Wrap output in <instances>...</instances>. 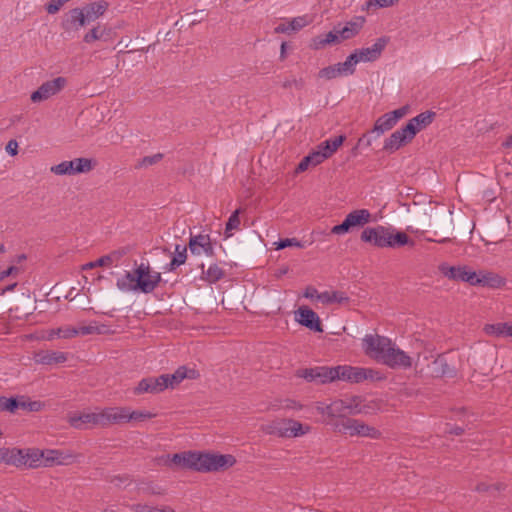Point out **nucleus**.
<instances>
[{
    "mask_svg": "<svg viewBox=\"0 0 512 512\" xmlns=\"http://www.w3.org/2000/svg\"><path fill=\"white\" fill-rule=\"evenodd\" d=\"M360 239L377 248L395 249L405 245L411 247L415 245L414 240L410 239L405 232L397 231L392 226L367 227L362 231Z\"/></svg>",
    "mask_w": 512,
    "mask_h": 512,
    "instance_id": "obj_1",
    "label": "nucleus"
},
{
    "mask_svg": "<svg viewBox=\"0 0 512 512\" xmlns=\"http://www.w3.org/2000/svg\"><path fill=\"white\" fill-rule=\"evenodd\" d=\"M192 469L201 473L223 471L232 467L236 459L230 454H216L193 451Z\"/></svg>",
    "mask_w": 512,
    "mask_h": 512,
    "instance_id": "obj_2",
    "label": "nucleus"
},
{
    "mask_svg": "<svg viewBox=\"0 0 512 512\" xmlns=\"http://www.w3.org/2000/svg\"><path fill=\"white\" fill-rule=\"evenodd\" d=\"M310 429L309 425H303L294 419H277L262 426V430L266 434L283 438L303 436L307 434Z\"/></svg>",
    "mask_w": 512,
    "mask_h": 512,
    "instance_id": "obj_3",
    "label": "nucleus"
},
{
    "mask_svg": "<svg viewBox=\"0 0 512 512\" xmlns=\"http://www.w3.org/2000/svg\"><path fill=\"white\" fill-rule=\"evenodd\" d=\"M394 346L395 344L392 343L391 339L385 336L369 334L363 338L365 353L382 364L386 362Z\"/></svg>",
    "mask_w": 512,
    "mask_h": 512,
    "instance_id": "obj_4",
    "label": "nucleus"
},
{
    "mask_svg": "<svg viewBox=\"0 0 512 512\" xmlns=\"http://www.w3.org/2000/svg\"><path fill=\"white\" fill-rule=\"evenodd\" d=\"M371 213L367 209H356L348 213L341 224L335 225L331 229L334 235H343L354 228L364 227L371 222Z\"/></svg>",
    "mask_w": 512,
    "mask_h": 512,
    "instance_id": "obj_5",
    "label": "nucleus"
},
{
    "mask_svg": "<svg viewBox=\"0 0 512 512\" xmlns=\"http://www.w3.org/2000/svg\"><path fill=\"white\" fill-rule=\"evenodd\" d=\"M95 165V160L81 157L54 165L50 168V171L55 175H75L88 173L94 169Z\"/></svg>",
    "mask_w": 512,
    "mask_h": 512,
    "instance_id": "obj_6",
    "label": "nucleus"
},
{
    "mask_svg": "<svg viewBox=\"0 0 512 512\" xmlns=\"http://www.w3.org/2000/svg\"><path fill=\"white\" fill-rule=\"evenodd\" d=\"M136 287L139 291L148 294L153 292L161 282V274L152 271L149 264L141 263L135 269Z\"/></svg>",
    "mask_w": 512,
    "mask_h": 512,
    "instance_id": "obj_7",
    "label": "nucleus"
},
{
    "mask_svg": "<svg viewBox=\"0 0 512 512\" xmlns=\"http://www.w3.org/2000/svg\"><path fill=\"white\" fill-rule=\"evenodd\" d=\"M389 42L386 36L380 37L371 47L355 49L350 57L356 61V65L360 62H374L378 60Z\"/></svg>",
    "mask_w": 512,
    "mask_h": 512,
    "instance_id": "obj_8",
    "label": "nucleus"
},
{
    "mask_svg": "<svg viewBox=\"0 0 512 512\" xmlns=\"http://www.w3.org/2000/svg\"><path fill=\"white\" fill-rule=\"evenodd\" d=\"M328 410L330 411L328 421H334L361 412V408L358 403H355V399H336L330 403ZM326 421L324 420L325 423Z\"/></svg>",
    "mask_w": 512,
    "mask_h": 512,
    "instance_id": "obj_9",
    "label": "nucleus"
},
{
    "mask_svg": "<svg viewBox=\"0 0 512 512\" xmlns=\"http://www.w3.org/2000/svg\"><path fill=\"white\" fill-rule=\"evenodd\" d=\"M356 61L350 55L342 63L322 68L318 72V77L326 80L335 79L340 76L352 75L355 72Z\"/></svg>",
    "mask_w": 512,
    "mask_h": 512,
    "instance_id": "obj_10",
    "label": "nucleus"
},
{
    "mask_svg": "<svg viewBox=\"0 0 512 512\" xmlns=\"http://www.w3.org/2000/svg\"><path fill=\"white\" fill-rule=\"evenodd\" d=\"M438 270L444 277L452 281L467 282L471 285L474 279V271L466 265L450 266L443 262L438 266Z\"/></svg>",
    "mask_w": 512,
    "mask_h": 512,
    "instance_id": "obj_11",
    "label": "nucleus"
},
{
    "mask_svg": "<svg viewBox=\"0 0 512 512\" xmlns=\"http://www.w3.org/2000/svg\"><path fill=\"white\" fill-rule=\"evenodd\" d=\"M64 77H57L53 80L44 82L36 91L31 94V101L34 103L47 100L60 92L66 85Z\"/></svg>",
    "mask_w": 512,
    "mask_h": 512,
    "instance_id": "obj_12",
    "label": "nucleus"
},
{
    "mask_svg": "<svg viewBox=\"0 0 512 512\" xmlns=\"http://www.w3.org/2000/svg\"><path fill=\"white\" fill-rule=\"evenodd\" d=\"M296 321L315 332H323L319 316L308 306H301L295 313Z\"/></svg>",
    "mask_w": 512,
    "mask_h": 512,
    "instance_id": "obj_13",
    "label": "nucleus"
},
{
    "mask_svg": "<svg viewBox=\"0 0 512 512\" xmlns=\"http://www.w3.org/2000/svg\"><path fill=\"white\" fill-rule=\"evenodd\" d=\"M165 378L158 377H147L142 379L138 385L134 388V394L140 395L143 393L158 394L167 389Z\"/></svg>",
    "mask_w": 512,
    "mask_h": 512,
    "instance_id": "obj_14",
    "label": "nucleus"
},
{
    "mask_svg": "<svg viewBox=\"0 0 512 512\" xmlns=\"http://www.w3.org/2000/svg\"><path fill=\"white\" fill-rule=\"evenodd\" d=\"M88 24L82 8H73L69 10L61 22V27L66 32L77 31L80 27Z\"/></svg>",
    "mask_w": 512,
    "mask_h": 512,
    "instance_id": "obj_15",
    "label": "nucleus"
},
{
    "mask_svg": "<svg viewBox=\"0 0 512 512\" xmlns=\"http://www.w3.org/2000/svg\"><path fill=\"white\" fill-rule=\"evenodd\" d=\"M188 247L194 255L205 254L210 257L214 256V248L209 235L199 234L191 236Z\"/></svg>",
    "mask_w": 512,
    "mask_h": 512,
    "instance_id": "obj_16",
    "label": "nucleus"
},
{
    "mask_svg": "<svg viewBox=\"0 0 512 512\" xmlns=\"http://www.w3.org/2000/svg\"><path fill=\"white\" fill-rule=\"evenodd\" d=\"M200 376L199 372L194 368H188L186 366H180L172 374H162L161 377L167 379V388H174L180 384L184 379H198Z\"/></svg>",
    "mask_w": 512,
    "mask_h": 512,
    "instance_id": "obj_17",
    "label": "nucleus"
},
{
    "mask_svg": "<svg viewBox=\"0 0 512 512\" xmlns=\"http://www.w3.org/2000/svg\"><path fill=\"white\" fill-rule=\"evenodd\" d=\"M128 407H109L101 410L102 426L128 422Z\"/></svg>",
    "mask_w": 512,
    "mask_h": 512,
    "instance_id": "obj_18",
    "label": "nucleus"
},
{
    "mask_svg": "<svg viewBox=\"0 0 512 512\" xmlns=\"http://www.w3.org/2000/svg\"><path fill=\"white\" fill-rule=\"evenodd\" d=\"M505 284V279L499 274L488 271H480L476 273L474 271V279L472 286H483L489 288H499Z\"/></svg>",
    "mask_w": 512,
    "mask_h": 512,
    "instance_id": "obj_19",
    "label": "nucleus"
},
{
    "mask_svg": "<svg viewBox=\"0 0 512 512\" xmlns=\"http://www.w3.org/2000/svg\"><path fill=\"white\" fill-rule=\"evenodd\" d=\"M45 451V466L69 465L74 462L75 455L69 451L47 449Z\"/></svg>",
    "mask_w": 512,
    "mask_h": 512,
    "instance_id": "obj_20",
    "label": "nucleus"
},
{
    "mask_svg": "<svg viewBox=\"0 0 512 512\" xmlns=\"http://www.w3.org/2000/svg\"><path fill=\"white\" fill-rule=\"evenodd\" d=\"M338 377L337 380L347 381L350 383H360L365 380L363 367H353L349 365L335 366Z\"/></svg>",
    "mask_w": 512,
    "mask_h": 512,
    "instance_id": "obj_21",
    "label": "nucleus"
},
{
    "mask_svg": "<svg viewBox=\"0 0 512 512\" xmlns=\"http://www.w3.org/2000/svg\"><path fill=\"white\" fill-rule=\"evenodd\" d=\"M384 365L392 369H408L412 366V359L403 350L394 346L393 349H391L389 357H387Z\"/></svg>",
    "mask_w": 512,
    "mask_h": 512,
    "instance_id": "obj_22",
    "label": "nucleus"
},
{
    "mask_svg": "<svg viewBox=\"0 0 512 512\" xmlns=\"http://www.w3.org/2000/svg\"><path fill=\"white\" fill-rule=\"evenodd\" d=\"M23 459L21 466L29 468H37L41 465L45 466V451L37 448L21 449Z\"/></svg>",
    "mask_w": 512,
    "mask_h": 512,
    "instance_id": "obj_23",
    "label": "nucleus"
},
{
    "mask_svg": "<svg viewBox=\"0 0 512 512\" xmlns=\"http://www.w3.org/2000/svg\"><path fill=\"white\" fill-rule=\"evenodd\" d=\"M69 423L76 429H83L86 424L102 426V417L100 412L81 413L69 418Z\"/></svg>",
    "mask_w": 512,
    "mask_h": 512,
    "instance_id": "obj_24",
    "label": "nucleus"
},
{
    "mask_svg": "<svg viewBox=\"0 0 512 512\" xmlns=\"http://www.w3.org/2000/svg\"><path fill=\"white\" fill-rule=\"evenodd\" d=\"M112 29L107 25L98 23L96 26L91 28L83 37V42L91 44L95 41H109L111 39Z\"/></svg>",
    "mask_w": 512,
    "mask_h": 512,
    "instance_id": "obj_25",
    "label": "nucleus"
},
{
    "mask_svg": "<svg viewBox=\"0 0 512 512\" xmlns=\"http://www.w3.org/2000/svg\"><path fill=\"white\" fill-rule=\"evenodd\" d=\"M108 7L109 3L105 0L95 1L84 6L82 9L88 24L101 17Z\"/></svg>",
    "mask_w": 512,
    "mask_h": 512,
    "instance_id": "obj_26",
    "label": "nucleus"
},
{
    "mask_svg": "<svg viewBox=\"0 0 512 512\" xmlns=\"http://www.w3.org/2000/svg\"><path fill=\"white\" fill-rule=\"evenodd\" d=\"M350 423L352 424L350 427V436L369 437L372 439H377L380 436L379 430H377L375 427L365 424L363 421L353 419V421Z\"/></svg>",
    "mask_w": 512,
    "mask_h": 512,
    "instance_id": "obj_27",
    "label": "nucleus"
},
{
    "mask_svg": "<svg viewBox=\"0 0 512 512\" xmlns=\"http://www.w3.org/2000/svg\"><path fill=\"white\" fill-rule=\"evenodd\" d=\"M308 25V21L306 20L305 16H299L295 17L292 20L288 22L280 23L278 26L275 27L274 32L284 33V34H291L293 32H297Z\"/></svg>",
    "mask_w": 512,
    "mask_h": 512,
    "instance_id": "obj_28",
    "label": "nucleus"
},
{
    "mask_svg": "<svg viewBox=\"0 0 512 512\" xmlns=\"http://www.w3.org/2000/svg\"><path fill=\"white\" fill-rule=\"evenodd\" d=\"M337 28H334L333 31H330L324 35H319L313 39L312 47L316 50L322 49L327 45L338 44L344 41L341 35L338 33Z\"/></svg>",
    "mask_w": 512,
    "mask_h": 512,
    "instance_id": "obj_29",
    "label": "nucleus"
},
{
    "mask_svg": "<svg viewBox=\"0 0 512 512\" xmlns=\"http://www.w3.org/2000/svg\"><path fill=\"white\" fill-rule=\"evenodd\" d=\"M23 459L22 450L19 448H0V463L13 465L16 467L21 466Z\"/></svg>",
    "mask_w": 512,
    "mask_h": 512,
    "instance_id": "obj_30",
    "label": "nucleus"
},
{
    "mask_svg": "<svg viewBox=\"0 0 512 512\" xmlns=\"http://www.w3.org/2000/svg\"><path fill=\"white\" fill-rule=\"evenodd\" d=\"M35 360L40 364L51 365L65 362L67 360V356L63 352L41 351L35 355Z\"/></svg>",
    "mask_w": 512,
    "mask_h": 512,
    "instance_id": "obj_31",
    "label": "nucleus"
},
{
    "mask_svg": "<svg viewBox=\"0 0 512 512\" xmlns=\"http://www.w3.org/2000/svg\"><path fill=\"white\" fill-rule=\"evenodd\" d=\"M364 22V17H356L354 20L347 22L343 28H340L338 33L341 35L342 39H351L360 32Z\"/></svg>",
    "mask_w": 512,
    "mask_h": 512,
    "instance_id": "obj_32",
    "label": "nucleus"
},
{
    "mask_svg": "<svg viewBox=\"0 0 512 512\" xmlns=\"http://www.w3.org/2000/svg\"><path fill=\"white\" fill-rule=\"evenodd\" d=\"M396 123L388 115V113H385L384 115L380 116L374 124L373 129L370 131V133H376V138L382 135L383 133L391 130Z\"/></svg>",
    "mask_w": 512,
    "mask_h": 512,
    "instance_id": "obj_33",
    "label": "nucleus"
},
{
    "mask_svg": "<svg viewBox=\"0 0 512 512\" xmlns=\"http://www.w3.org/2000/svg\"><path fill=\"white\" fill-rule=\"evenodd\" d=\"M336 367L319 366L316 367V381L319 384H326L337 380L338 374Z\"/></svg>",
    "mask_w": 512,
    "mask_h": 512,
    "instance_id": "obj_34",
    "label": "nucleus"
},
{
    "mask_svg": "<svg viewBox=\"0 0 512 512\" xmlns=\"http://www.w3.org/2000/svg\"><path fill=\"white\" fill-rule=\"evenodd\" d=\"M406 143H408V141L405 139V136L402 135L399 130H396L385 140L383 149L394 152Z\"/></svg>",
    "mask_w": 512,
    "mask_h": 512,
    "instance_id": "obj_35",
    "label": "nucleus"
},
{
    "mask_svg": "<svg viewBox=\"0 0 512 512\" xmlns=\"http://www.w3.org/2000/svg\"><path fill=\"white\" fill-rule=\"evenodd\" d=\"M346 137L344 135H339L337 137H334L332 139H328L318 145V148H320L323 153L329 158L332 156L338 148L343 144Z\"/></svg>",
    "mask_w": 512,
    "mask_h": 512,
    "instance_id": "obj_36",
    "label": "nucleus"
},
{
    "mask_svg": "<svg viewBox=\"0 0 512 512\" xmlns=\"http://www.w3.org/2000/svg\"><path fill=\"white\" fill-rule=\"evenodd\" d=\"M318 301L322 302L323 304H331V303H335V302L343 304V303L349 302V297H347L345 295V293H343V292L325 291V292L320 293V295L318 296Z\"/></svg>",
    "mask_w": 512,
    "mask_h": 512,
    "instance_id": "obj_37",
    "label": "nucleus"
},
{
    "mask_svg": "<svg viewBox=\"0 0 512 512\" xmlns=\"http://www.w3.org/2000/svg\"><path fill=\"white\" fill-rule=\"evenodd\" d=\"M172 463L186 469H192L193 451L175 453L171 458Z\"/></svg>",
    "mask_w": 512,
    "mask_h": 512,
    "instance_id": "obj_38",
    "label": "nucleus"
},
{
    "mask_svg": "<svg viewBox=\"0 0 512 512\" xmlns=\"http://www.w3.org/2000/svg\"><path fill=\"white\" fill-rule=\"evenodd\" d=\"M435 116H436L435 112H433V111H425V112H422V113L418 114L414 118L410 119V121L416 127H419V131H421L422 129L426 128L427 126H429L433 122Z\"/></svg>",
    "mask_w": 512,
    "mask_h": 512,
    "instance_id": "obj_39",
    "label": "nucleus"
},
{
    "mask_svg": "<svg viewBox=\"0 0 512 512\" xmlns=\"http://www.w3.org/2000/svg\"><path fill=\"white\" fill-rule=\"evenodd\" d=\"M352 421H353V418H349L347 416V417L340 418V419H337L334 421H326V424L330 425L335 432L350 435V431H351L350 427L352 424L348 423V422H352Z\"/></svg>",
    "mask_w": 512,
    "mask_h": 512,
    "instance_id": "obj_40",
    "label": "nucleus"
},
{
    "mask_svg": "<svg viewBox=\"0 0 512 512\" xmlns=\"http://www.w3.org/2000/svg\"><path fill=\"white\" fill-rule=\"evenodd\" d=\"M200 267L208 282H217L224 275L223 270L217 264L210 265L206 272H204V264H201Z\"/></svg>",
    "mask_w": 512,
    "mask_h": 512,
    "instance_id": "obj_41",
    "label": "nucleus"
},
{
    "mask_svg": "<svg viewBox=\"0 0 512 512\" xmlns=\"http://www.w3.org/2000/svg\"><path fill=\"white\" fill-rule=\"evenodd\" d=\"M511 326L507 323L491 324L486 325L485 331L496 336H509Z\"/></svg>",
    "mask_w": 512,
    "mask_h": 512,
    "instance_id": "obj_42",
    "label": "nucleus"
},
{
    "mask_svg": "<svg viewBox=\"0 0 512 512\" xmlns=\"http://www.w3.org/2000/svg\"><path fill=\"white\" fill-rule=\"evenodd\" d=\"M187 259V248H183V252L175 253L170 263L165 266L167 271H174L179 266L183 265Z\"/></svg>",
    "mask_w": 512,
    "mask_h": 512,
    "instance_id": "obj_43",
    "label": "nucleus"
},
{
    "mask_svg": "<svg viewBox=\"0 0 512 512\" xmlns=\"http://www.w3.org/2000/svg\"><path fill=\"white\" fill-rule=\"evenodd\" d=\"M240 212H241L240 209H236L229 217V219L226 223V227H225V235L227 238L232 235V233H231L232 230L239 229V226H240L239 214H240Z\"/></svg>",
    "mask_w": 512,
    "mask_h": 512,
    "instance_id": "obj_44",
    "label": "nucleus"
},
{
    "mask_svg": "<svg viewBox=\"0 0 512 512\" xmlns=\"http://www.w3.org/2000/svg\"><path fill=\"white\" fill-rule=\"evenodd\" d=\"M1 401V410L0 411H8L11 413H14L17 409L21 408V400L15 397L6 398L5 396H2Z\"/></svg>",
    "mask_w": 512,
    "mask_h": 512,
    "instance_id": "obj_45",
    "label": "nucleus"
},
{
    "mask_svg": "<svg viewBox=\"0 0 512 512\" xmlns=\"http://www.w3.org/2000/svg\"><path fill=\"white\" fill-rule=\"evenodd\" d=\"M164 157L162 153H156L151 156L143 157L136 165V168H147L160 162Z\"/></svg>",
    "mask_w": 512,
    "mask_h": 512,
    "instance_id": "obj_46",
    "label": "nucleus"
},
{
    "mask_svg": "<svg viewBox=\"0 0 512 512\" xmlns=\"http://www.w3.org/2000/svg\"><path fill=\"white\" fill-rule=\"evenodd\" d=\"M435 365L440 367V370L438 371L441 376H449L453 377L456 373L454 368H451L449 364L446 362V360L442 357H439L434 362Z\"/></svg>",
    "mask_w": 512,
    "mask_h": 512,
    "instance_id": "obj_47",
    "label": "nucleus"
},
{
    "mask_svg": "<svg viewBox=\"0 0 512 512\" xmlns=\"http://www.w3.org/2000/svg\"><path fill=\"white\" fill-rule=\"evenodd\" d=\"M405 139L410 142L419 132V127H416L410 120L402 128L398 129Z\"/></svg>",
    "mask_w": 512,
    "mask_h": 512,
    "instance_id": "obj_48",
    "label": "nucleus"
},
{
    "mask_svg": "<svg viewBox=\"0 0 512 512\" xmlns=\"http://www.w3.org/2000/svg\"><path fill=\"white\" fill-rule=\"evenodd\" d=\"M155 417L154 413L148 411H131L128 410V422L129 421H145Z\"/></svg>",
    "mask_w": 512,
    "mask_h": 512,
    "instance_id": "obj_49",
    "label": "nucleus"
},
{
    "mask_svg": "<svg viewBox=\"0 0 512 512\" xmlns=\"http://www.w3.org/2000/svg\"><path fill=\"white\" fill-rule=\"evenodd\" d=\"M55 334L60 338H73L78 336L77 327L64 326L60 327L55 331Z\"/></svg>",
    "mask_w": 512,
    "mask_h": 512,
    "instance_id": "obj_50",
    "label": "nucleus"
},
{
    "mask_svg": "<svg viewBox=\"0 0 512 512\" xmlns=\"http://www.w3.org/2000/svg\"><path fill=\"white\" fill-rule=\"evenodd\" d=\"M276 245H277V247H276L277 249H284L286 247H292V246L298 247V248L304 247V244L296 238L280 239L278 242H276Z\"/></svg>",
    "mask_w": 512,
    "mask_h": 512,
    "instance_id": "obj_51",
    "label": "nucleus"
},
{
    "mask_svg": "<svg viewBox=\"0 0 512 512\" xmlns=\"http://www.w3.org/2000/svg\"><path fill=\"white\" fill-rule=\"evenodd\" d=\"M296 376L299 378H303L308 382H315L316 381V367L299 369L296 371Z\"/></svg>",
    "mask_w": 512,
    "mask_h": 512,
    "instance_id": "obj_52",
    "label": "nucleus"
},
{
    "mask_svg": "<svg viewBox=\"0 0 512 512\" xmlns=\"http://www.w3.org/2000/svg\"><path fill=\"white\" fill-rule=\"evenodd\" d=\"M312 163V166H317L321 164L324 160H326L328 157L323 153V151L317 147V150L309 153L307 155Z\"/></svg>",
    "mask_w": 512,
    "mask_h": 512,
    "instance_id": "obj_53",
    "label": "nucleus"
},
{
    "mask_svg": "<svg viewBox=\"0 0 512 512\" xmlns=\"http://www.w3.org/2000/svg\"><path fill=\"white\" fill-rule=\"evenodd\" d=\"M116 286L121 291H139L136 287V283H130L126 278H119L116 282Z\"/></svg>",
    "mask_w": 512,
    "mask_h": 512,
    "instance_id": "obj_54",
    "label": "nucleus"
},
{
    "mask_svg": "<svg viewBox=\"0 0 512 512\" xmlns=\"http://www.w3.org/2000/svg\"><path fill=\"white\" fill-rule=\"evenodd\" d=\"M363 371L365 380L379 381L384 379V375L378 370H374L372 368H363Z\"/></svg>",
    "mask_w": 512,
    "mask_h": 512,
    "instance_id": "obj_55",
    "label": "nucleus"
},
{
    "mask_svg": "<svg viewBox=\"0 0 512 512\" xmlns=\"http://www.w3.org/2000/svg\"><path fill=\"white\" fill-rule=\"evenodd\" d=\"M410 110V107L408 105H405V106H402L394 111H391V112H388V115L390 117H392V119L394 120V122L397 124V122L403 118L404 116L407 115V113L409 112Z\"/></svg>",
    "mask_w": 512,
    "mask_h": 512,
    "instance_id": "obj_56",
    "label": "nucleus"
},
{
    "mask_svg": "<svg viewBox=\"0 0 512 512\" xmlns=\"http://www.w3.org/2000/svg\"><path fill=\"white\" fill-rule=\"evenodd\" d=\"M20 405H21V409L27 410L30 412H38L44 406V404L41 403L40 401H29V402L22 401Z\"/></svg>",
    "mask_w": 512,
    "mask_h": 512,
    "instance_id": "obj_57",
    "label": "nucleus"
},
{
    "mask_svg": "<svg viewBox=\"0 0 512 512\" xmlns=\"http://www.w3.org/2000/svg\"><path fill=\"white\" fill-rule=\"evenodd\" d=\"M68 1L69 0H51L46 5V11L49 14H56L61 9V7Z\"/></svg>",
    "mask_w": 512,
    "mask_h": 512,
    "instance_id": "obj_58",
    "label": "nucleus"
},
{
    "mask_svg": "<svg viewBox=\"0 0 512 512\" xmlns=\"http://www.w3.org/2000/svg\"><path fill=\"white\" fill-rule=\"evenodd\" d=\"M126 253L127 251L123 248L107 254L106 257L109 259V265H111L112 263H118Z\"/></svg>",
    "mask_w": 512,
    "mask_h": 512,
    "instance_id": "obj_59",
    "label": "nucleus"
},
{
    "mask_svg": "<svg viewBox=\"0 0 512 512\" xmlns=\"http://www.w3.org/2000/svg\"><path fill=\"white\" fill-rule=\"evenodd\" d=\"M78 335H90V334H99L101 333L100 328L98 326L87 325L77 327Z\"/></svg>",
    "mask_w": 512,
    "mask_h": 512,
    "instance_id": "obj_60",
    "label": "nucleus"
},
{
    "mask_svg": "<svg viewBox=\"0 0 512 512\" xmlns=\"http://www.w3.org/2000/svg\"><path fill=\"white\" fill-rule=\"evenodd\" d=\"M359 407L361 408L360 413H374L380 408L379 403H358Z\"/></svg>",
    "mask_w": 512,
    "mask_h": 512,
    "instance_id": "obj_61",
    "label": "nucleus"
},
{
    "mask_svg": "<svg viewBox=\"0 0 512 512\" xmlns=\"http://www.w3.org/2000/svg\"><path fill=\"white\" fill-rule=\"evenodd\" d=\"M108 260L109 259L106 257V255H104V256L100 257L99 259H97L96 261L90 262V263H87L86 265H84L83 269H92L97 266H108L109 265Z\"/></svg>",
    "mask_w": 512,
    "mask_h": 512,
    "instance_id": "obj_62",
    "label": "nucleus"
},
{
    "mask_svg": "<svg viewBox=\"0 0 512 512\" xmlns=\"http://www.w3.org/2000/svg\"><path fill=\"white\" fill-rule=\"evenodd\" d=\"M303 81L301 79L297 80L295 78L293 79H287L282 83V87L285 89H290L292 87H295L296 89H301L303 87Z\"/></svg>",
    "mask_w": 512,
    "mask_h": 512,
    "instance_id": "obj_63",
    "label": "nucleus"
},
{
    "mask_svg": "<svg viewBox=\"0 0 512 512\" xmlns=\"http://www.w3.org/2000/svg\"><path fill=\"white\" fill-rule=\"evenodd\" d=\"M443 432L459 436L464 433V428L460 426H453L449 423H446Z\"/></svg>",
    "mask_w": 512,
    "mask_h": 512,
    "instance_id": "obj_64",
    "label": "nucleus"
}]
</instances>
